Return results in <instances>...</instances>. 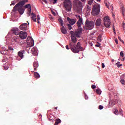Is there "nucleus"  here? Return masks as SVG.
<instances>
[{
  "instance_id": "obj_26",
  "label": "nucleus",
  "mask_w": 125,
  "mask_h": 125,
  "mask_svg": "<svg viewBox=\"0 0 125 125\" xmlns=\"http://www.w3.org/2000/svg\"><path fill=\"white\" fill-rule=\"evenodd\" d=\"M121 9H122V14H123V16H125V7L122 6Z\"/></svg>"
},
{
  "instance_id": "obj_59",
  "label": "nucleus",
  "mask_w": 125,
  "mask_h": 125,
  "mask_svg": "<svg viewBox=\"0 0 125 125\" xmlns=\"http://www.w3.org/2000/svg\"><path fill=\"white\" fill-rule=\"evenodd\" d=\"M125 61V58H123V60H122V61Z\"/></svg>"
},
{
  "instance_id": "obj_31",
  "label": "nucleus",
  "mask_w": 125,
  "mask_h": 125,
  "mask_svg": "<svg viewBox=\"0 0 125 125\" xmlns=\"http://www.w3.org/2000/svg\"><path fill=\"white\" fill-rule=\"evenodd\" d=\"M56 124H58H58H60V123H61V120H60V119L56 120Z\"/></svg>"
},
{
  "instance_id": "obj_55",
  "label": "nucleus",
  "mask_w": 125,
  "mask_h": 125,
  "mask_svg": "<svg viewBox=\"0 0 125 125\" xmlns=\"http://www.w3.org/2000/svg\"><path fill=\"white\" fill-rule=\"evenodd\" d=\"M38 21V24H40V23H41V22H40V21Z\"/></svg>"
},
{
  "instance_id": "obj_64",
  "label": "nucleus",
  "mask_w": 125,
  "mask_h": 125,
  "mask_svg": "<svg viewBox=\"0 0 125 125\" xmlns=\"http://www.w3.org/2000/svg\"><path fill=\"white\" fill-rule=\"evenodd\" d=\"M114 16H115V15H113V17H114Z\"/></svg>"
},
{
  "instance_id": "obj_11",
  "label": "nucleus",
  "mask_w": 125,
  "mask_h": 125,
  "mask_svg": "<svg viewBox=\"0 0 125 125\" xmlns=\"http://www.w3.org/2000/svg\"><path fill=\"white\" fill-rule=\"evenodd\" d=\"M26 42L28 46H34L35 44L34 40L31 37H28Z\"/></svg>"
},
{
  "instance_id": "obj_50",
  "label": "nucleus",
  "mask_w": 125,
  "mask_h": 125,
  "mask_svg": "<svg viewBox=\"0 0 125 125\" xmlns=\"http://www.w3.org/2000/svg\"><path fill=\"white\" fill-rule=\"evenodd\" d=\"M43 1L45 2V3H47V1L46 0H44Z\"/></svg>"
},
{
  "instance_id": "obj_45",
  "label": "nucleus",
  "mask_w": 125,
  "mask_h": 125,
  "mask_svg": "<svg viewBox=\"0 0 125 125\" xmlns=\"http://www.w3.org/2000/svg\"><path fill=\"white\" fill-rule=\"evenodd\" d=\"M100 45H101V44L99 43L98 44H96V46H97V47H99V46H100Z\"/></svg>"
},
{
  "instance_id": "obj_1",
  "label": "nucleus",
  "mask_w": 125,
  "mask_h": 125,
  "mask_svg": "<svg viewBox=\"0 0 125 125\" xmlns=\"http://www.w3.org/2000/svg\"><path fill=\"white\" fill-rule=\"evenodd\" d=\"M83 24V18L79 16V20L77 21L78 29L75 31H70L71 41L74 43H76L77 42L78 40L77 39V38H81V36H82L83 28L81 27V26H82Z\"/></svg>"
},
{
  "instance_id": "obj_43",
  "label": "nucleus",
  "mask_w": 125,
  "mask_h": 125,
  "mask_svg": "<svg viewBox=\"0 0 125 125\" xmlns=\"http://www.w3.org/2000/svg\"><path fill=\"white\" fill-rule=\"evenodd\" d=\"M53 3L54 4H55V3H56V2H57V0H53Z\"/></svg>"
},
{
  "instance_id": "obj_41",
  "label": "nucleus",
  "mask_w": 125,
  "mask_h": 125,
  "mask_svg": "<svg viewBox=\"0 0 125 125\" xmlns=\"http://www.w3.org/2000/svg\"><path fill=\"white\" fill-rule=\"evenodd\" d=\"M51 12H52V14H53V15H54V16H55L56 15V14L53 11H51Z\"/></svg>"
},
{
  "instance_id": "obj_34",
  "label": "nucleus",
  "mask_w": 125,
  "mask_h": 125,
  "mask_svg": "<svg viewBox=\"0 0 125 125\" xmlns=\"http://www.w3.org/2000/svg\"><path fill=\"white\" fill-rule=\"evenodd\" d=\"M120 55L121 56H122V57H124V56H125V55H124V52L123 51H121L120 52Z\"/></svg>"
},
{
  "instance_id": "obj_30",
  "label": "nucleus",
  "mask_w": 125,
  "mask_h": 125,
  "mask_svg": "<svg viewBox=\"0 0 125 125\" xmlns=\"http://www.w3.org/2000/svg\"><path fill=\"white\" fill-rule=\"evenodd\" d=\"M114 114H115V115H119V110H118L117 109H115Z\"/></svg>"
},
{
  "instance_id": "obj_3",
  "label": "nucleus",
  "mask_w": 125,
  "mask_h": 125,
  "mask_svg": "<svg viewBox=\"0 0 125 125\" xmlns=\"http://www.w3.org/2000/svg\"><path fill=\"white\" fill-rule=\"evenodd\" d=\"M26 2H28V0H22L16 4L17 9L21 15H22L25 11V9L23 8V5Z\"/></svg>"
},
{
  "instance_id": "obj_9",
  "label": "nucleus",
  "mask_w": 125,
  "mask_h": 125,
  "mask_svg": "<svg viewBox=\"0 0 125 125\" xmlns=\"http://www.w3.org/2000/svg\"><path fill=\"white\" fill-rule=\"evenodd\" d=\"M65 7L66 11H71L72 9V2L70 0H65Z\"/></svg>"
},
{
  "instance_id": "obj_42",
  "label": "nucleus",
  "mask_w": 125,
  "mask_h": 125,
  "mask_svg": "<svg viewBox=\"0 0 125 125\" xmlns=\"http://www.w3.org/2000/svg\"><path fill=\"white\" fill-rule=\"evenodd\" d=\"M102 66L103 68H105V64H104V63H102Z\"/></svg>"
},
{
  "instance_id": "obj_44",
  "label": "nucleus",
  "mask_w": 125,
  "mask_h": 125,
  "mask_svg": "<svg viewBox=\"0 0 125 125\" xmlns=\"http://www.w3.org/2000/svg\"><path fill=\"white\" fill-rule=\"evenodd\" d=\"M41 20V18L40 17V16H37V21H39Z\"/></svg>"
},
{
  "instance_id": "obj_47",
  "label": "nucleus",
  "mask_w": 125,
  "mask_h": 125,
  "mask_svg": "<svg viewBox=\"0 0 125 125\" xmlns=\"http://www.w3.org/2000/svg\"><path fill=\"white\" fill-rule=\"evenodd\" d=\"M65 47H66V49H67V50H69V45H67L65 46Z\"/></svg>"
},
{
  "instance_id": "obj_40",
  "label": "nucleus",
  "mask_w": 125,
  "mask_h": 125,
  "mask_svg": "<svg viewBox=\"0 0 125 125\" xmlns=\"http://www.w3.org/2000/svg\"><path fill=\"white\" fill-rule=\"evenodd\" d=\"M95 87H96V86H95V85H92L91 88H92L93 89H94V88H95Z\"/></svg>"
},
{
  "instance_id": "obj_14",
  "label": "nucleus",
  "mask_w": 125,
  "mask_h": 125,
  "mask_svg": "<svg viewBox=\"0 0 125 125\" xmlns=\"http://www.w3.org/2000/svg\"><path fill=\"white\" fill-rule=\"evenodd\" d=\"M67 21H68L69 23L71 24V25H73L77 22V20L74 19H71L70 18L68 17Z\"/></svg>"
},
{
  "instance_id": "obj_6",
  "label": "nucleus",
  "mask_w": 125,
  "mask_h": 125,
  "mask_svg": "<svg viewBox=\"0 0 125 125\" xmlns=\"http://www.w3.org/2000/svg\"><path fill=\"white\" fill-rule=\"evenodd\" d=\"M16 39H21V40H25L28 36V34L26 32L21 31L16 33Z\"/></svg>"
},
{
  "instance_id": "obj_21",
  "label": "nucleus",
  "mask_w": 125,
  "mask_h": 125,
  "mask_svg": "<svg viewBox=\"0 0 125 125\" xmlns=\"http://www.w3.org/2000/svg\"><path fill=\"white\" fill-rule=\"evenodd\" d=\"M86 10L88 13H89V12H90V10H91V7L88 5H87L86 6Z\"/></svg>"
},
{
  "instance_id": "obj_39",
  "label": "nucleus",
  "mask_w": 125,
  "mask_h": 125,
  "mask_svg": "<svg viewBox=\"0 0 125 125\" xmlns=\"http://www.w3.org/2000/svg\"><path fill=\"white\" fill-rule=\"evenodd\" d=\"M118 39L119 40V41H120V42H124V41H123L122 39H121L120 37H118Z\"/></svg>"
},
{
  "instance_id": "obj_17",
  "label": "nucleus",
  "mask_w": 125,
  "mask_h": 125,
  "mask_svg": "<svg viewBox=\"0 0 125 125\" xmlns=\"http://www.w3.org/2000/svg\"><path fill=\"white\" fill-rule=\"evenodd\" d=\"M25 8H27L28 11H29V13H31L32 11V6H31V4H28L24 6Z\"/></svg>"
},
{
  "instance_id": "obj_20",
  "label": "nucleus",
  "mask_w": 125,
  "mask_h": 125,
  "mask_svg": "<svg viewBox=\"0 0 125 125\" xmlns=\"http://www.w3.org/2000/svg\"><path fill=\"white\" fill-rule=\"evenodd\" d=\"M32 19L33 20V21H34V22H37V18H36V17H37V16L36 15V14H34V13H32Z\"/></svg>"
},
{
  "instance_id": "obj_7",
  "label": "nucleus",
  "mask_w": 125,
  "mask_h": 125,
  "mask_svg": "<svg viewBox=\"0 0 125 125\" xmlns=\"http://www.w3.org/2000/svg\"><path fill=\"white\" fill-rule=\"evenodd\" d=\"M74 9L77 11H82L83 9V3H82L81 1L77 0L75 1Z\"/></svg>"
},
{
  "instance_id": "obj_24",
  "label": "nucleus",
  "mask_w": 125,
  "mask_h": 125,
  "mask_svg": "<svg viewBox=\"0 0 125 125\" xmlns=\"http://www.w3.org/2000/svg\"><path fill=\"white\" fill-rule=\"evenodd\" d=\"M116 66H117L118 68H120V67H122L123 66V64L120 63V62H118L116 64Z\"/></svg>"
},
{
  "instance_id": "obj_25",
  "label": "nucleus",
  "mask_w": 125,
  "mask_h": 125,
  "mask_svg": "<svg viewBox=\"0 0 125 125\" xmlns=\"http://www.w3.org/2000/svg\"><path fill=\"white\" fill-rule=\"evenodd\" d=\"M33 66L35 67V68H38L39 67V63L37 62H34L33 63Z\"/></svg>"
},
{
  "instance_id": "obj_5",
  "label": "nucleus",
  "mask_w": 125,
  "mask_h": 125,
  "mask_svg": "<svg viewBox=\"0 0 125 125\" xmlns=\"http://www.w3.org/2000/svg\"><path fill=\"white\" fill-rule=\"evenodd\" d=\"M94 25H95L94 21H90L88 20H86L85 25L87 30H92L94 28Z\"/></svg>"
},
{
  "instance_id": "obj_13",
  "label": "nucleus",
  "mask_w": 125,
  "mask_h": 125,
  "mask_svg": "<svg viewBox=\"0 0 125 125\" xmlns=\"http://www.w3.org/2000/svg\"><path fill=\"white\" fill-rule=\"evenodd\" d=\"M20 29L21 30V31H27V30H28V23H22L20 26Z\"/></svg>"
},
{
  "instance_id": "obj_60",
  "label": "nucleus",
  "mask_w": 125,
  "mask_h": 125,
  "mask_svg": "<svg viewBox=\"0 0 125 125\" xmlns=\"http://www.w3.org/2000/svg\"><path fill=\"white\" fill-rule=\"evenodd\" d=\"M114 34H115V35H116V34H117V33L116 32V31H114Z\"/></svg>"
},
{
  "instance_id": "obj_22",
  "label": "nucleus",
  "mask_w": 125,
  "mask_h": 125,
  "mask_svg": "<svg viewBox=\"0 0 125 125\" xmlns=\"http://www.w3.org/2000/svg\"><path fill=\"white\" fill-rule=\"evenodd\" d=\"M11 33L12 35H16V28H13L11 30Z\"/></svg>"
},
{
  "instance_id": "obj_54",
  "label": "nucleus",
  "mask_w": 125,
  "mask_h": 125,
  "mask_svg": "<svg viewBox=\"0 0 125 125\" xmlns=\"http://www.w3.org/2000/svg\"><path fill=\"white\" fill-rule=\"evenodd\" d=\"M116 31V29H115V28H113V32Z\"/></svg>"
},
{
  "instance_id": "obj_18",
  "label": "nucleus",
  "mask_w": 125,
  "mask_h": 125,
  "mask_svg": "<svg viewBox=\"0 0 125 125\" xmlns=\"http://www.w3.org/2000/svg\"><path fill=\"white\" fill-rule=\"evenodd\" d=\"M62 27L61 28V31L62 32V34H67V33H68V31H67V30L66 29V28H65L64 26H62Z\"/></svg>"
},
{
  "instance_id": "obj_29",
  "label": "nucleus",
  "mask_w": 125,
  "mask_h": 125,
  "mask_svg": "<svg viewBox=\"0 0 125 125\" xmlns=\"http://www.w3.org/2000/svg\"><path fill=\"white\" fill-rule=\"evenodd\" d=\"M96 92L97 93V94L100 95L101 94V90L99 89H96Z\"/></svg>"
},
{
  "instance_id": "obj_57",
  "label": "nucleus",
  "mask_w": 125,
  "mask_h": 125,
  "mask_svg": "<svg viewBox=\"0 0 125 125\" xmlns=\"http://www.w3.org/2000/svg\"><path fill=\"white\" fill-rule=\"evenodd\" d=\"M55 125H58V124H57V123H56V122H55Z\"/></svg>"
},
{
  "instance_id": "obj_53",
  "label": "nucleus",
  "mask_w": 125,
  "mask_h": 125,
  "mask_svg": "<svg viewBox=\"0 0 125 125\" xmlns=\"http://www.w3.org/2000/svg\"><path fill=\"white\" fill-rule=\"evenodd\" d=\"M4 69H5V70H7V69H8V67H4Z\"/></svg>"
},
{
  "instance_id": "obj_37",
  "label": "nucleus",
  "mask_w": 125,
  "mask_h": 125,
  "mask_svg": "<svg viewBox=\"0 0 125 125\" xmlns=\"http://www.w3.org/2000/svg\"><path fill=\"white\" fill-rule=\"evenodd\" d=\"M16 2H14V1H12L10 5H15Z\"/></svg>"
},
{
  "instance_id": "obj_33",
  "label": "nucleus",
  "mask_w": 125,
  "mask_h": 125,
  "mask_svg": "<svg viewBox=\"0 0 125 125\" xmlns=\"http://www.w3.org/2000/svg\"><path fill=\"white\" fill-rule=\"evenodd\" d=\"M67 26L69 30H72V26L70 24H68Z\"/></svg>"
},
{
  "instance_id": "obj_49",
  "label": "nucleus",
  "mask_w": 125,
  "mask_h": 125,
  "mask_svg": "<svg viewBox=\"0 0 125 125\" xmlns=\"http://www.w3.org/2000/svg\"><path fill=\"white\" fill-rule=\"evenodd\" d=\"M123 28L125 29V23H123Z\"/></svg>"
},
{
  "instance_id": "obj_36",
  "label": "nucleus",
  "mask_w": 125,
  "mask_h": 125,
  "mask_svg": "<svg viewBox=\"0 0 125 125\" xmlns=\"http://www.w3.org/2000/svg\"><path fill=\"white\" fill-rule=\"evenodd\" d=\"M103 108H104V107H103V106H102V105H99V109L100 110H102V109H103Z\"/></svg>"
},
{
  "instance_id": "obj_15",
  "label": "nucleus",
  "mask_w": 125,
  "mask_h": 125,
  "mask_svg": "<svg viewBox=\"0 0 125 125\" xmlns=\"http://www.w3.org/2000/svg\"><path fill=\"white\" fill-rule=\"evenodd\" d=\"M31 53L34 56L38 55V49H37V47H34L32 48Z\"/></svg>"
},
{
  "instance_id": "obj_46",
  "label": "nucleus",
  "mask_w": 125,
  "mask_h": 125,
  "mask_svg": "<svg viewBox=\"0 0 125 125\" xmlns=\"http://www.w3.org/2000/svg\"><path fill=\"white\" fill-rule=\"evenodd\" d=\"M85 99H86V100L88 99V97H87V96H86V95H85Z\"/></svg>"
},
{
  "instance_id": "obj_63",
  "label": "nucleus",
  "mask_w": 125,
  "mask_h": 125,
  "mask_svg": "<svg viewBox=\"0 0 125 125\" xmlns=\"http://www.w3.org/2000/svg\"><path fill=\"white\" fill-rule=\"evenodd\" d=\"M15 42H16V39H14Z\"/></svg>"
},
{
  "instance_id": "obj_52",
  "label": "nucleus",
  "mask_w": 125,
  "mask_h": 125,
  "mask_svg": "<svg viewBox=\"0 0 125 125\" xmlns=\"http://www.w3.org/2000/svg\"><path fill=\"white\" fill-rule=\"evenodd\" d=\"M81 1H82L83 2H85V0H81Z\"/></svg>"
},
{
  "instance_id": "obj_16",
  "label": "nucleus",
  "mask_w": 125,
  "mask_h": 125,
  "mask_svg": "<svg viewBox=\"0 0 125 125\" xmlns=\"http://www.w3.org/2000/svg\"><path fill=\"white\" fill-rule=\"evenodd\" d=\"M116 103H117V100H112L109 102V106L113 107L114 105H116Z\"/></svg>"
},
{
  "instance_id": "obj_56",
  "label": "nucleus",
  "mask_w": 125,
  "mask_h": 125,
  "mask_svg": "<svg viewBox=\"0 0 125 125\" xmlns=\"http://www.w3.org/2000/svg\"><path fill=\"white\" fill-rule=\"evenodd\" d=\"M90 45L91 46H92V45H93L92 43H91L90 44Z\"/></svg>"
},
{
  "instance_id": "obj_8",
  "label": "nucleus",
  "mask_w": 125,
  "mask_h": 125,
  "mask_svg": "<svg viewBox=\"0 0 125 125\" xmlns=\"http://www.w3.org/2000/svg\"><path fill=\"white\" fill-rule=\"evenodd\" d=\"M104 24L106 28H110V26H111V20H110L108 17H104Z\"/></svg>"
},
{
  "instance_id": "obj_10",
  "label": "nucleus",
  "mask_w": 125,
  "mask_h": 125,
  "mask_svg": "<svg viewBox=\"0 0 125 125\" xmlns=\"http://www.w3.org/2000/svg\"><path fill=\"white\" fill-rule=\"evenodd\" d=\"M11 13L12 15L11 17V21H12L13 22H14L16 20V5H15Z\"/></svg>"
},
{
  "instance_id": "obj_35",
  "label": "nucleus",
  "mask_w": 125,
  "mask_h": 125,
  "mask_svg": "<svg viewBox=\"0 0 125 125\" xmlns=\"http://www.w3.org/2000/svg\"><path fill=\"white\" fill-rule=\"evenodd\" d=\"M8 49H9V50H11V51H13L14 49H13V48H12V47H10V46H9L8 47Z\"/></svg>"
},
{
  "instance_id": "obj_2",
  "label": "nucleus",
  "mask_w": 125,
  "mask_h": 125,
  "mask_svg": "<svg viewBox=\"0 0 125 125\" xmlns=\"http://www.w3.org/2000/svg\"><path fill=\"white\" fill-rule=\"evenodd\" d=\"M70 47L72 51V52H74V53H79L80 52V50H83V47L81 46V43L80 42H78L77 43V44H74L73 42H71L70 43Z\"/></svg>"
},
{
  "instance_id": "obj_23",
  "label": "nucleus",
  "mask_w": 125,
  "mask_h": 125,
  "mask_svg": "<svg viewBox=\"0 0 125 125\" xmlns=\"http://www.w3.org/2000/svg\"><path fill=\"white\" fill-rule=\"evenodd\" d=\"M34 76H35V78H36V79H39V78L41 77L40 76V74L38 73V72H35Z\"/></svg>"
},
{
  "instance_id": "obj_19",
  "label": "nucleus",
  "mask_w": 125,
  "mask_h": 125,
  "mask_svg": "<svg viewBox=\"0 0 125 125\" xmlns=\"http://www.w3.org/2000/svg\"><path fill=\"white\" fill-rule=\"evenodd\" d=\"M96 26H101V19H98L95 23Z\"/></svg>"
},
{
  "instance_id": "obj_32",
  "label": "nucleus",
  "mask_w": 125,
  "mask_h": 125,
  "mask_svg": "<svg viewBox=\"0 0 125 125\" xmlns=\"http://www.w3.org/2000/svg\"><path fill=\"white\" fill-rule=\"evenodd\" d=\"M101 38H102L101 36H98V41L99 42H101L102 41V39H101Z\"/></svg>"
},
{
  "instance_id": "obj_62",
  "label": "nucleus",
  "mask_w": 125,
  "mask_h": 125,
  "mask_svg": "<svg viewBox=\"0 0 125 125\" xmlns=\"http://www.w3.org/2000/svg\"><path fill=\"white\" fill-rule=\"evenodd\" d=\"M34 70H35V71H36V70H37V68H35Z\"/></svg>"
},
{
  "instance_id": "obj_51",
  "label": "nucleus",
  "mask_w": 125,
  "mask_h": 125,
  "mask_svg": "<svg viewBox=\"0 0 125 125\" xmlns=\"http://www.w3.org/2000/svg\"><path fill=\"white\" fill-rule=\"evenodd\" d=\"M105 5L106 6H107V8H109V6H108V4H107V3H105Z\"/></svg>"
},
{
  "instance_id": "obj_58",
  "label": "nucleus",
  "mask_w": 125,
  "mask_h": 125,
  "mask_svg": "<svg viewBox=\"0 0 125 125\" xmlns=\"http://www.w3.org/2000/svg\"><path fill=\"white\" fill-rule=\"evenodd\" d=\"M100 0H96L97 1H99V2H100Z\"/></svg>"
},
{
  "instance_id": "obj_28",
  "label": "nucleus",
  "mask_w": 125,
  "mask_h": 125,
  "mask_svg": "<svg viewBox=\"0 0 125 125\" xmlns=\"http://www.w3.org/2000/svg\"><path fill=\"white\" fill-rule=\"evenodd\" d=\"M93 0H89L88 1V4H89V5H91V4H92V3H93Z\"/></svg>"
},
{
  "instance_id": "obj_38",
  "label": "nucleus",
  "mask_w": 125,
  "mask_h": 125,
  "mask_svg": "<svg viewBox=\"0 0 125 125\" xmlns=\"http://www.w3.org/2000/svg\"><path fill=\"white\" fill-rule=\"evenodd\" d=\"M49 18L50 19V20H53V17H52V15H49Z\"/></svg>"
},
{
  "instance_id": "obj_27",
  "label": "nucleus",
  "mask_w": 125,
  "mask_h": 125,
  "mask_svg": "<svg viewBox=\"0 0 125 125\" xmlns=\"http://www.w3.org/2000/svg\"><path fill=\"white\" fill-rule=\"evenodd\" d=\"M59 22H60L61 26H63L64 24L63 23V20L62 19H59Z\"/></svg>"
},
{
  "instance_id": "obj_4",
  "label": "nucleus",
  "mask_w": 125,
  "mask_h": 125,
  "mask_svg": "<svg viewBox=\"0 0 125 125\" xmlns=\"http://www.w3.org/2000/svg\"><path fill=\"white\" fill-rule=\"evenodd\" d=\"M99 12H100V4H97L94 5L92 10V15L96 16L99 14Z\"/></svg>"
},
{
  "instance_id": "obj_61",
  "label": "nucleus",
  "mask_w": 125,
  "mask_h": 125,
  "mask_svg": "<svg viewBox=\"0 0 125 125\" xmlns=\"http://www.w3.org/2000/svg\"><path fill=\"white\" fill-rule=\"evenodd\" d=\"M57 108H58L57 107H55L56 110H57Z\"/></svg>"
},
{
  "instance_id": "obj_12",
  "label": "nucleus",
  "mask_w": 125,
  "mask_h": 125,
  "mask_svg": "<svg viewBox=\"0 0 125 125\" xmlns=\"http://www.w3.org/2000/svg\"><path fill=\"white\" fill-rule=\"evenodd\" d=\"M24 53H25V51L24 50H21L18 53V56L19 57H20L21 59L17 58V60L20 61L21 59H23L24 58Z\"/></svg>"
},
{
  "instance_id": "obj_48",
  "label": "nucleus",
  "mask_w": 125,
  "mask_h": 125,
  "mask_svg": "<svg viewBox=\"0 0 125 125\" xmlns=\"http://www.w3.org/2000/svg\"><path fill=\"white\" fill-rule=\"evenodd\" d=\"M115 42L117 44L119 43V42H118V39H115Z\"/></svg>"
}]
</instances>
